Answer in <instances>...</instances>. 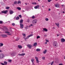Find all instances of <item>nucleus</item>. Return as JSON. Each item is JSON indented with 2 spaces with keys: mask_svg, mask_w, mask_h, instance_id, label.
<instances>
[{
  "mask_svg": "<svg viewBox=\"0 0 65 65\" xmlns=\"http://www.w3.org/2000/svg\"><path fill=\"white\" fill-rule=\"evenodd\" d=\"M53 46L55 47H57L58 46V43L57 42H54L53 44Z\"/></svg>",
  "mask_w": 65,
  "mask_h": 65,
  "instance_id": "obj_1",
  "label": "nucleus"
},
{
  "mask_svg": "<svg viewBox=\"0 0 65 65\" xmlns=\"http://www.w3.org/2000/svg\"><path fill=\"white\" fill-rule=\"evenodd\" d=\"M4 55L3 54H0V59H2L4 58Z\"/></svg>",
  "mask_w": 65,
  "mask_h": 65,
  "instance_id": "obj_2",
  "label": "nucleus"
},
{
  "mask_svg": "<svg viewBox=\"0 0 65 65\" xmlns=\"http://www.w3.org/2000/svg\"><path fill=\"white\" fill-rule=\"evenodd\" d=\"M11 55L12 56H13V57L14 56L16 55V53L14 52H12L11 53Z\"/></svg>",
  "mask_w": 65,
  "mask_h": 65,
  "instance_id": "obj_3",
  "label": "nucleus"
},
{
  "mask_svg": "<svg viewBox=\"0 0 65 65\" xmlns=\"http://www.w3.org/2000/svg\"><path fill=\"white\" fill-rule=\"evenodd\" d=\"M27 46L29 49H31V48L32 46H33L32 45H30V44H28L27 45Z\"/></svg>",
  "mask_w": 65,
  "mask_h": 65,
  "instance_id": "obj_4",
  "label": "nucleus"
},
{
  "mask_svg": "<svg viewBox=\"0 0 65 65\" xmlns=\"http://www.w3.org/2000/svg\"><path fill=\"white\" fill-rule=\"evenodd\" d=\"M35 59L36 60V63H39V60H38V58L36 56L35 57Z\"/></svg>",
  "mask_w": 65,
  "mask_h": 65,
  "instance_id": "obj_5",
  "label": "nucleus"
},
{
  "mask_svg": "<svg viewBox=\"0 0 65 65\" xmlns=\"http://www.w3.org/2000/svg\"><path fill=\"white\" fill-rule=\"evenodd\" d=\"M7 11H8L7 10H3V11H2V13H5L6 14L7 12Z\"/></svg>",
  "mask_w": 65,
  "mask_h": 65,
  "instance_id": "obj_6",
  "label": "nucleus"
},
{
  "mask_svg": "<svg viewBox=\"0 0 65 65\" xmlns=\"http://www.w3.org/2000/svg\"><path fill=\"white\" fill-rule=\"evenodd\" d=\"M20 28H21V29H23V27H24V25L23 24H20Z\"/></svg>",
  "mask_w": 65,
  "mask_h": 65,
  "instance_id": "obj_7",
  "label": "nucleus"
},
{
  "mask_svg": "<svg viewBox=\"0 0 65 65\" xmlns=\"http://www.w3.org/2000/svg\"><path fill=\"white\" fill-rule=\"evenodd\" d=\"M37 20L36 19H34L32 21V23L34 24H35V23H36V22H37Z\"/></svg>",
  "mask_w": 65,
  "mask_h": 65,
  "instance_id": "obj_8",
  "label": "nucleus"
},
{
  "mask_svg": "<svg viewBox=\"0 0 65 65\" xmlns=\"http://www.w3.org/2000/svg\"><path fill=\"white\" fill-rule=\"evenodd\" d=\"M55 6L56 7H59L60 5L59 4H57L55 5Z\"/></svg>",
  "mask_w": 65,
  "mask_h": 65,
  "instance_id": "obj_9",
  "label": "nucleus"
},
{
  "mask_svg": "<svg viewBox=\"0 0 65 65\" xmlns=\"http://www.w3.org/2000/svg\"><path fill=\"white\" fill-rule=\"evenodd\" d=\"M2 36L5 38L7 37V36L6 35H2Z\"/></svg>",
  "mask_w": 65,
  "mask_h": 65,
  "instance_id": "obj_10",
  "label": "nucleus"
},
{
  "mask_svg": "<svg viewBox=\"0 0 65 65\" xmlns=\"http://www.w3.org/2000/svg\"><path fill=\"white\" fill-rule=\"evenodd\" d=\"M61 41L62 42H64L65 41V40L64 39H61Z\"/></svg>",
  "mask_w": 65,
  "mask_h": 65,
  "instance_id": "obj_11",
  "label": "nucleus"
},
{
  "mask_svg": "<svg viewBox=\"0 0 65 65\" xmlns=\"http://www.w3.org/2000/svg\"><path fill=\"white\" fill-rule=\"evenodd\" d=\"M3 30H4L6 31H8V28H7L5 27H4Z\"/></svg>",
  "mask_w": 65,
  "mask_h": 65,
  "instance_id": "obj_12",
  "label": "nucleus"
},
{
  "mask_svg": "<svg viewBox=\"0 0 65 65\" xmlns=\"http://www.w3.org/2000/svg\"><path fill=\"white\" fill-rule=\"evenodd\" d=\"M39 5H37V6H35L34 7V8L35 9H37V8H39Z\"/></svg>",
  "mask_w": 65,
  "mask_h": 65,
  "instance_id": "obj_13",
  "label": "nucleus"
},
{
  "mask_svg": "<svg viewBox=\"0 0 65 65\" xmlns=\"http://www.w3.org/2000/svg\"><path fill=\"white\" fill-rule=\"evenodd\" d=\"M9 13L10 14H12L13 13H14V12H13L12 10L10 11Z\"/></svg>",
  "mask_w": 65,
  "mask_h": 65,
  "instance_id": "obj_14",
  "label": "nucleus"
},
{
  "mask_svg": "<svg viewBox=\"0 0 65 65\" xmlns=\"http://www.w3.org/2000/svg\"><path fill=\"white\" fill-rule=\"evenodd\" d=\"M5 33H7V34H8V35H11V34H10V32L8 31H5Z\"/></svg>",
  "mask_w": 65,
  "mask_h": 65,
  "instance_id": "obj_15",
  "label": "nucleus"
},
{
  "mask_svg": "<svg viewBox=\"0 0 65 65\" xmlns=\"http://www.w3.org/2000/svg\"><path fill=\"white\" fill-rule=\"evenodd\" d=\"M34 59L33 58L31 60V61L32 62V64H34Z\"/></svg>",
  "mask_w": 65,
  "mask_h": 65,
  "instance_id": "obj_16",
  "label": "nucleus"
},
{
  "mask_svg": "<svg viewBox=\"0 0 65 65\" xmlns=\"http://www.w3.org/2000/svg\"><path fill=\"white\" fill-rule=\"evenodd\" d=\"M23 22V20L22 19H21L20 20V24H22Z\"/></svg>",
  "mask_w": 65,
  "mask_h": 65,
  "instance_id": "obj_17",
  "label": "nucleus"
},
{
  "mask_svg": "<svg viewBox=\"0 0 65 65\" xmlns=\"http://www.w3.org/2000/svg\"><path fill=\"white\" fill-rule=\"evenodd\" d=\"M55 24L56 25V26H57L58 27H59V23H55Z\"/></svg>",
  "mask_w": 65,
  "mask_h": 65,
  "instance_id": "obj_18",
  "label": "nucleus"
},
{
  "mask_svg": "<svg viewBox=\"0 0 65 65\" xmlns=\"http://www.w3.org/2000/svg\"><path fill=\"white\" fill-rule=\"evenodd\" d=\"M37 44V42H36L34 43V44L33 45L34 46H36Z\"/></svg>",
  "mask_w": 65,
  "mask_h": 65,
  "instance_id": "obj_19",
  "label": "nucleus"
},
{
  "mask_svg": "<svg viewBox=\"0 0 65 65\" xmlns=\"http://www.w3.org/2000/svg\"><path fill=\"white\" fill-rule=\"evenodd\" d=\"M0 47H2L3 45V44L2 43H0Z\"/></svg>",
  "mask_w": 65,
  "mask_h": 65,
  "instance_id": "obj_20",
  "label": "nucleus"
},
{
  "mask_svg": "<svg viewBox=\"0 0 65 65\" xmlns=\"http://www.w3.org/2000/svg\"><path fill=\"white\" fill-rule=\"evenodd\" d=\"M36 51L37 52H40V49L39 48H37L36 50Z\"/></svg>",
  "mask_w": 65,
  "mask_h": 65,
  "instance_id": "obj_21",
  "label": "nucleus"
},
{
  "mask_svg": "<svg viewBox=\"0 0 65 65\" xmlns=\"http://www.w3.org/2000/svg\"><path fill=\"white\" fill-rule=\"evenodd\" d=\"M43 30L45 31H46V32H47V29H46L45 28H44L43 29Z\"/></svg>",
  "mask_w": 65,
  "mask_h": 65,
  "instance_id": "obj_22",
  "label": "nucleus"
},
{
  "mask_svg": "<svg viewBox=\"0 0 65 65\" xmlns=\"http://www.w3.org/2000/svg\"><path fill=\"white\" fill-rule=\"evenodd\" d=\"M18 46L19 48H22V46L20 45H19Z\"/></svg>",
  "mask_w": 65,
  "mask_h": 65,
  "instance_id": "obj_23",
  "label": "nucleus"
},
{
  "mask_svg": "<svg viewBox=\"0 0 65 65\" xmlns=\"http://www.w3.org/2000/svg\"><path fill=\"white\" fill-rule=\"evenodd\" d=\"M47 51L46 50H45V51L43 52V53L44 54H46V53Z\"/></svg>",
  "mask_w": 65,
  "mask_h": 65,
  "instance_id": "obj_24",
  "label": "nucleus"
},
{
  "mask_svg": "<svg viewBox=\"0 0 65 65\" xmlns=\"http://www.w3.org/2000/svg\"><path fill=\"white\" fill-rule=\"evenodd\" d=\"M19 19H20L19 17L17 16L16 18V20H19Z\"/></svg>",
  "mask_w": 65,
  "mask_h": 65,
  "instance_id": "obj_25",
  "label": "nucleus"
},
{
  "mask_svg": "<svg viewBox=\"0 0 65 65\" xmlns=\"http://www.w3.org/2000/svg\"><path fill=\"white\" fill-rule=\"evenodd\" d=\"M21 4V2L20 1H18L17 4Z\"/></svg>",
  "mask_w": 65,
  "mask_h": 65,
  "instance_id": "obj_26",
  "label": "nucleus"
},
{
  "mask_svg": "<svg viewBox=\"0 0 65 65\" xmlns=\"http://www.w3.org/2000/svg\"><path fill=\"white\" fill-rule=\"evenodd\" d=\"M4 63L5 65H7V62L6 61L4 62Z\"/></svg>",
  "mask_w": 65,
  "mask_h": 65,
  "instance_id": "obj_27",
  "label": "nucleus"
},
{
  "mask_svg": "<svg viewBox=\"0 0 65 65\" xmlns=\"http://www.w3.org/2000/svg\"><path fill=\"white\" fill-rule=\"evenodd\" d=\"M17 9L20 10L21 9V8L20 7H18L17 8Z\"/></svg>",
  "mask_w": 65,
  "mask_h": 65,
  "instance_id": "obj_28",
  "label": "nucleus"
},
{
  "mask_svg": "<svg viewBox=\"0 0 65 65\" xmlns=\"http://www.w3.org/2000/svg\"><path fill=\"white\" fill-rule=\"evenodd\" d=\"M22 35H23L24 37H26V34L24 33H23Z\"/></svg>",
  "mask_w": 65,
  "mask_h": 65,
  "instance_id": "obj_29",
  "label": "nucleus"
},
{
  "mask_svg": "<svg viewBox=\"0 0 65 65\" xmlns=\"http://www.w3.org/2000/svg\"><path fill=\"white\" fill-rule=\"evenodd\" d=\"M10 8V7H8V6H7L6 8V9H8L9 8Z\"/></svg>",
  "mask_w": 65,
  "mask_h": 65,
  "instance_id": "obj_30",
  "label": "nucleus"
},
{
  "mask_svg": "<svg viewBox=\"0 0 65 65\" xmlns=\"http://www.w3.org/2000/svg\"><path fill=\"white\" fill-rule=\"evenodd\" d=\"M32 18L33 19H35V16L34 15H33L32 16Z\"/></svg>",
  "mask_w": 65,
  "mask_h": 65,
  "instance_id": "obj_31",
  "label": "nucleus"
},
{
  "mask_svg": "<svg viewBox=\"0 0 65 65\" xmlns=\"http://www.w3.org/2000/svg\"><path fill=\"white\" fill-rule=\"evenodd\" d=\"M14 4H15V5H17V2L15 1L14 2Z\"/></svg>",
  "mask_w": 65,
  "mask_h": 65,
  "instance_id": "obj_32",
  "label": "nucleus"
},
{
  "mask_svg": "<svg viewBox=\"0 0 65 65\" xmlns=\"http://www.w3.org/2000/svg\"><path fill=\"white\" fill-rule=\"evenodd\" d=\"M0 64H1V65H5V64H4V63L2 62H1L0 63Z\"/></svg>",
  "mask_w": 65,
  "mask_h": 65,
  "instance_id": "obj_33",
  "label": "nucleus"
},
{
  "mask_svg": "<svg viewBox=\"0 0 65 65\" xmlns=\"http://www.w3.org/2000/svg\"><path fill=\"white\" fill-rule=\"evenodd\" d=\"M24 55H25V53H23L21 54L22 56H24Z\"/></svg>",
  "mask_w": 65,
  "mask_h": 65,
  "instance_id": "obj_34",
  "label": "nucleus"
},
{
  "mask_svg": "<svg viewBox=\"0 0 65 65\" xmlns=\"http://www.w3.org/2000/svg\"><path fill=\"white\" fill-rule=\"evenodd\" d=\"M40 37L39 36H37V39H38V38H40Z\"/></svg>",
  "mask_w": 65,
  "mask_h": 65,
  "instance_id": "obj_35",
  "label": "nucleus"
},
{
  "mask_svg": "<svg viewBox=\"0 0 65 65\" xmlns=\"http://www.w3.org/2000/svg\"><path fill=\"white\" fill-rule=\"evenodd\" d=\"M33 35V34H31L30 35H29V37H31V36H32Z\"/></svg>",
  "mask_w": 65,
  "mask_h": 65,
  "instance_id": "obj_36",
  "label": "nucleus"
},
{
  "mask_svg": "<svg viewBox=\"0 0 65 65\" xmlns=\"http://www.w3.org/2000/svg\"><path fill=\"white\" fill-rule=\"evenodd\" d=\"M45 20L46 21H48V18H46L45 19Z\"/></svg>",
  "mask_w": 65,
  "mask_h": 65,
  "instance_id": "obj_37",
  "label": "nucleus"
},
{
  "mask_svg": "<svg viewBox=\"0 0 65 65\" xmlns=\"http://www.w3.org/2000/svg\"><path fill=\"white\" fill-rule=\"evenodd\" d=\"M30 37L29 36H28L26 38V39H29V38Z\"/></svg>",
  "mask_w": 65,
  "mask_h": 65,
  "instance_id": "obj_38",
  "label": "nucleus"
},
{
  "mask_svg": "<svg viewBox=\"0 0 65 65\" xmlns=\"http://www.w3.org/2000/svg\"><path fill=\"white\" fill-rule=\"evenodd\" d=\"M19 16L20 18H22V15H19Z\"/></svg>",
  "mask_w": 65,
  "mask_h": 65,
  "instance_id": "obj_39",
  "label": "nucleus"
},
{
  "mask_svg": "<svg viewBox=\"0 0 65 65\" xmlns=\"http://www.w3.org/2000/svg\"><path fill=\"white\" fill-rule=\"evenodd\" d=\"M12 26H14L15 25V24H14V23H13L12 24Z\"/></svg>",
  "mask_w": 65,
  "mask_h": 65,
  "instance_id": "obj_40",
  "label": "nucleus"
},
{
  "mask_svg": "<svg viewBox=\"0 0 65 65\" xmlns=\"http://www.w3.org/2000/svg\"><path fill=\"white\" fill-rule=\"evenodd\" d=\"M3 23V21H0V24H2Z\"/></svg>",
  "mask_w": 65,
  "mask_h": 65,
  "instance_id": "obj_41",
  "label": "nucleus"
},
{
  "mask_svg": "<svg viewBox=\"0 0 65 65\" xmlns=\"http://www.w3.org/2000/svg\"><path fill=\"white\" fill-rule=\"evenodd\" d=\"M32 4H36V3H32Z\"/></svg>",
  "mask_w": 65,
  "mask_h": 65,
  "instance_id": "obj_42",
  "label": "nucleus"
},
{
  "mask_svg": "<svg viewBox=\"0 0 65 65\" xmlns=\"http://www.w3.org/2000/svg\"><path fill=\"white\" fill-rule=\"evenodd\" d=\"M33 26V24H31L29 26V27H31V26Z\"/></svg>",
  "mask_w": 65,
  "mask_h": 65,
  "instance_id": "obj_43",
  "label": "nucleus"
},
{
  "mask_svg": "<svg viewBox=\"0 0 65 65\" xmlns=\"http://www.w3.org/2000/svg\"><path fill=\"white\" fill-rule=\"evenodd\" d=\"M52 0H47V1L48 2H51V1Z\"/></svg>",
  "mask_w": 65,
  "mask_h": 65,
  "instance_id": "obj_44",
  "label": "nucleus"
},
{
  "mask_svg": "<svg viewBox=\"0 0 65 65\" xmlns=\"http://www.w3.org/2000/svg\"><path fill=\"white\" fill-rule=\"evenodd\" d=\"M54 63V61H53L52 63H51V65H53V64Z\"/></svg>",
  "mask_w": 65,
  "mask_h": 65,
  "instance_id": "obj_45",
  "label": "nucleus"
},
{
  "mask_svg": "<svg viewBox=\"0 0 65 65\" xmlns=\"http://www.w3.org/2000/svg\"><path fill=\"white\" fill-rule=\"evenodd\" d=\"M42 59H43V60H45V57H42Z\"/></svg>",
  "mask_w": 65,
  "mask_h": 65,
  "instance_id": "obj_46",
  "label": "nucleus"
},
{
  "mask_svg": "<svg viewBox=\"0 0 65 65\" xmlns=\"http://www.w3.org/2000/svg\"><path fill=\"white\" fill-rule=\"evenodd\" d=\"M12 61V60H9V62H11Z\"/></svg>",
  "mask_w": 65,
  "mask_h": 65,
  "instance_id": "obj_47",
  "label": "nucleus"
},
{
  "mask_svg": "<svg viewBox=\"0 0 65 65\" xmlns=\"http://www.w3.org/2000/svg\"><path fill=\"white\" fill-rule=\"evenodd\" d=\"M19 39V38H17V39H16V41H18Z\"/></svg>",
  "mask_w": 65,
  "mask_h": 65,
  "instance_id": "obj_48",
  "label": "nucleus"
},
{
  "mask_svg": "<svg viewBox=\"0 0 65 65\" xmlns=\"http://www.w3.org/2000/svg\"><path fill=\"white\" fill-rule=\"evenodd\" d=\"M46 42H48L49 41L48 40H46Z\"/></svg>",
  "mask_w": 65,
  "mask_h": 65,
  "instance_id": "obj_49",
  "label": "nucleus"
},
{
  "mask_svg": "<svg viewBox=\"0 0 65 65\" xmlns=\"http://www.w3.org/2000/svg\"><path fill=\"white\" fill-rule=\"evenodd\" d=\"M19 56H22V54H19Z\"/></svg>",
  "mask_w": 65,
  "mask_h": 65,
  "instance_id": "obj_50",
  "label": "nucleus"
},
{
  "mask_svg": "<svg viewBox=\"0 0 65 65\" xmlns=\"http://www.w3.org/2000/svg\"><path fill=\"white\" fill-rule=\"evenodd\" d=\"M30 22V20L29 19H28L27 20V22Z\"/></svg>",
  "mask_w": 65,
  "mask_h": 65,
  "instance_id": "obj_51",
  "label": "nucleus"
},
{
  "mask_svg": "<svg viewBox=\"0 0 65 65\" xmlns=\"http://www.w3.org/2000/svg\"><path fill=\"white\" fill-rule=\"evenodd\" d=\"M44 37H46V36H47V35H44Z\"/></svg>",
  "mask_w": 65,
  "mask_h": 65,
  "instance_id": "obj_52",
  "label": "nucleus"
},
{
  "mask_svg": "<svg viewBox=\"0 0 65 65\" xmlns=\"http://www.w3.org/2000/svg\"><path fill=\"white\" fill-rule=\"evenodd\" d=\"M2 51L0 50V53H2Z\"/></svg>",
  "mask_w": 65,
  "mask_h": 65,
  "instance_id": "obj_53",
  "label": "nucleus"
},
{
  "mask_svg": "<svg viewBox=\"0 0 65 65\" xmlns=\"http://www.w3.org/2000/svg\"><path fill=\"white\" fill-rule=\"evenodd\" d=\"M61 6L62 7H64V5H62Z\"/></svg>",
  "mask_w": 65,
  "mask_h": 65,
  "instance_id": "obj_54",
  "label": "nucleus"
},
{
  "mask_svg": "<svg viewBox=\"0 0 65 65\" xmlns=\"http://www.w3.org/2000/svg\"><path fill=\"white\" fill-rule=\"evenodd\" d=\"M59 65H63V64L62 63H60L59 64Z\"/></svg>",
  "mask_w": 65,
  "mask_h": 65,
  "instance_id": "obj_55",
  "label": "nucleus"
},
{
  "mask_svg": "<svg viewBox=\"0 0 65 65\" xmlns=\"http://www.w3.org/2000/svg\"><path fill=\"white\" fill-rule=\"evenodd\" d=\"M25 29H28V27H25Z\"/></svg>",
  "mask_w": 65,
  "mask_h": 65,
  "instance_id": "obj_56",
  "label": "nucleus"
},
{
  "mask_svg": "<svg viewBox=\"0 0 65 65\" xmlns=\"http://www.w3.org/2000/svg\"><path fill=\"white\" fill-rule=\"evenodd\" d=\"M48 11H50L51 10V9H48Z\"/></svg>",
  "mask_w": 65,
  "mask_h": 65,
  "instance_id": "obj_57",
  "label": "nucleus"
},
{
  "mask_svg": "<svg viewBox=\"0 0 65 65\" xmlns=\"http://www.w3.org/2000/svg\"><path fill=\"white\" fill-rule=\"evenodd\" d=\"M25 41H27V40H26V39H27L26 38H25Z\"/></svg>",
  "mask_w": 65,
  "mask_h": 65,
  "instance_id": "obj_58",
  "label": "nucleus"
},
{
  "mask_svg": "<svg viewBox=\"0 0 65 65\" xmlns=\"http://www.w3.org/2000/svg\"><path fill=\"white\" fill-rule=\"evenodd\" d=\"M59 36V35L57 34V36Z\"/></svg>",
  "mask_w": 65,
  "mask_h": 65,
  "instance_id": "obj_59",
  "label": "nucleus"
},
{
  "mask_svg": "<svg viewBox=\"0 0 65 65\" xmlns=\"http://www.w3.org/2000/svg\"><path fill=\"white\" fill-rule=\"evenodd\" d=\"M47 42H45V44H47Z\"/></svg>",
  "mask_w": 65,
  "mask_h": 65,
  "instance_id": "obj_60",
  "label": "nucleus"
},
{
  "mask_svg": "<svg viewBox=\"0 0 65 65\" xmlns=\"http://www.w3.org/2000/svg\"><path fill=\"white\" fill-rule=\"evenodd\" d=\"M62 12H63V13H65V12L63 11Z\"/></svg>",
  "mask_w": 65,
  "mask_h": 65,
  "instance_id": "obj_61",
  "label": "nucleus"
},
{
  "mask_svg": "<svg viewBox=\"0 0 65 65\" xmlns=\"http://www.w3.org/2000/svg\"><path fill=\"white\" fill-rule=\"evenodd\" d=\"M42 7H44V6H42Z\"/></svg>",
  "mask_w": 65,
  "mask_h": 65,
  "instance_id": "obj_62",
  "label": "nucleus"
},
{
  "mask_svg": "<svg viewBox=\"0 0 65 65\" xmlns=\"http://www.w3.org/2000/svg\"><path fill=\"white\" fill-rule=\"evenodd\" d=\"M25 4H26V5H27V3H25Z\"/></svg>",
  "mask_w": 65,
  "mask_h": 65,
  "instance_id": "obj_63",
  "label": "nucleus"
},
{
  "mask_svg": "<svg viewBox=\"0 0 65 65\" xmlns=\"http://www.w3.org/2000/svg\"><path fill=\"white\" fill-rule=\"evenodd\" d=\"M64 59H65V56H64Z\"/></svg>",
  "mask_w": 65,
  "mask_h": 65,
  "instance_id": "obj_64",
  "label": "nucleus"
}]
</instances>
